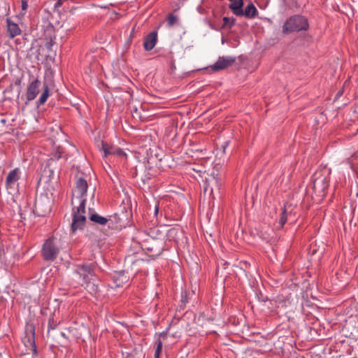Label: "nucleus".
<instances>
[{
    "mask_svg": "<svg viewBox=\"0 0 358 358\" xmlns=\"http://www.w3.org/2000/svg\"><path fill=\"white\" fill-rule=\"evenodd\" d=\"M126 260H127V262L131 261V257H127Z\"/></svg>",
    "mask_w": 358,
    "mask_h": 358,
    "instance_id": "obj_31",
    "label": "nucleus"
},
{
    "mask_svg": "<svg viewBox=\"0 0 358 358\" xmlns=\"http://www.w3.org/2000/svg\"><path fill=\"white\" fill-rule=\"evenodd\" d=\"M156 344H157V348L155 351V358H159V356H160V354L162 352V349L163 343H162V341L157 340L156 341Z\"/></svg>",
    "mask_w": 358,
    "mask_h": 358,
    "instance_id": "obj_19",
    "label": "nucleus"
},
{
    "mask_svg": "<svg viewBox=\"0 0 358 358\" xmlns=\"http://www.w3.org/2000/svg\"><path fill=\"white\" fill-rule=\"evenodd\" d=\"M231 3L229 4V8L232 10V8L236 5L238 2H243V0H229Z\"/></svg>",
    "mask_w": 358,
    "mask_h": 358,
    "instance_id": "obj_24",
    "label": "nucleus"
},
{
    "mask_svg": "<svg viewBox=\"0 0 358 358\" xmlns=\"http://www.w3.org/2000/svg\"><path fill=\"white\" fill-rule=\"evenodd\" d=\"M51 211V200L47 194H41L35 201V213L38 216H45Z\"/></svg>",
    "mask_w": 358,
    "mask_h": 358,
    "instance_id": "obj_5",
    "label": "nucleus"
},
{
    "mask_svg": "<svg viewBox=\"0 0 358 358\" xmlns=\"http://www.w3.org/2000/svg\"><path fill=\"white\" fill-rule=\"evenodd\" d=\"M182 301L183 302H187V300L186 297H185V296H182Z\"/></svg>",
    "mask_w": 358,
    "mask_h": 358,
    "instance_id": "obj_30",
    "label": "nucleus"
},
{
    "mask_svg": "<svg viewBox=\"0 0 358 358\" xmlns=\"http://www.w3.org/2000/svg\"><path fill=\"white\" fill-rule=\"evenodd\" d=\"M243 2L241 1L236 3V5L232 8L231 11L233 13L237 16H245L250 19L255 18L257 15L258 11L254 4L252 3H249L243 10Z\"/></svg>",
    "mask_w": 358,
    "mask_h": 358,
    "instance_id": "obj_6",
    "label": "nucleus"
},
{
    "mask_svg": "<svg viewBox=\"0 0 358 358\" xmlns=\"http://www.w3.org/2000/svg\"><path fill=\"white\" fill-rule=\"evenodd\" d=\"M342 94H343V90H339V91L337 92V94H336V96H335V99H338V98H339Z\"/></svg>",
    "mask_w": 358,
    "mask_h": 358,
    "instance_id": "obj_26",
    "label": "nucleus"
},
{
    "mask_svg": "<svg viewBox=\"0 0 358 358\" xmlns=\"http://www.w3.org/2000/svg\"><path fill=\"white\" fill-rule=\"evenodd\" d=\"M87 180L83 178H78L76 182V187L72 193L71 203L76 211L73 210V222L71 228L75 233L77 230L81 229L86 221L85 216V196L87 190Z\"/></svg>",
    "mask_w": 358,
    "mask_h": 358,
    "instance_id": "obj_1",
    "label": "nucleus"
},
{
    "mask_svg": "<svg viewBox=\"0 0 358 358\" xmlns=\"http://www.w3.org/2000/svg\"><path fill=\"white\" fill-rule=\"evenodd\" d=\"M6 30L10 38H13L21 34V29L18 24L13 22L10 18L6 19Z\"/></svg>",
    "mask_w": 358,
    "mask_h": 358,
    "instance_id": "obj_11",
    "label": "nucleus"
},
{
    "mask_svg": "<svg viewBox=\"0 0 358 358\" xmlns=\"http://www.w3.org/2000/svg\"><path fill=\"white\" fill-rule=\"evenodd\" d=\"M69 332L76 338H80L83 333H87V327L83 324H80L78 327H70Z\"/></svg>",
    "mask_w": 358,
    "mask_h": 358,
    "instance_id": "obj_16",
    "label": "nucleus"
},
{
    "mask_svg": "<svg viewBox=\"0 0 358 358\" xmlns=\"http://www.w3.org/2000/svg\"><path fill=\"white\" fill-rule=\"evenodd\" d=\"M89 219L96 224L100 225H106L108 221V220L103 216L99 215L95 213H89Z\"/></svg>",
    "mask_w": 358,
    "mask_h": 358,
    "instance_id": "obj_17",
    "label": "nucleus"
},
{
    "mask_svg": "<svg viewBox=\"0 0 358 358\" xmlns=\"http://www.w3.org/2000/svg\"><path fill=\"white\" fill-rule=\"evenodd\" d=\"M236 61V57L232 56H223L219 57L217 61L213 64L212 69L214 71H219L224 69L229 66L231 65Z\"/></svg>",
    "mask_w": 358,
    "mask_h": 358,
    "instance_id": "obj_9",
    "label": "nucleus"
},
{
    "mask_svg": "<svg viewBox=\"0 0 358 358\" xmlns=\"http://www.w3.org/2000/svg\"><path fill=\"white\" fill-rule=\"evenodd\" d=\"M63 3V1L62 0H58L56 3H55V7H59L60 6H62Z\"/></svg>",
    "mask_w": 358,
    "mask_h": 358,
    "instance_id": "obj_27",
    "label": "nucleus"
},
{
    "mask_svg": "<svg viewBox=\"0 0 358 358\" xmlns=\"http://www.w3.org/2000/svg\"><path fill=\"white\" fill-rule=\"evenodd\" d=\"M20 178V169L16 168L11 171L6 178V185L10 187L14 185Z\"/></svg>",
    "mask_w": 358,
    "mask_h": 358,
    "instance_id": "obj_15",
    "label": "nucleus"
},
{
    "mask_svg": "<svg viewBox=\"0 0 358 358\" xmlns=\"http://www.w3.org/2000/svg\"><path fill=\"white\" fill-rule=\"evenodd\" d=\"M60 251V244L57 239L50 238L43 243L41 253L43 259L46 261H54L58 256Z\"/></svg>",
    "mask_w": 358,
    "mask_h": 358,
    "instance_id": "obj_4",
    "label": "nucleus"
},
{
    "mask_svg": "<svg viewBox=\"0 0 358 358\" xmlns=\"http://www.w3.org/2000/svg\"><path fill=\"white\" fill-rule=\"evenodd\" d=\"M113 279L114 280L115 286L120 287L124 283L127 282L128 277L125 275V273L124 271H121L119 272H115L113 275Z\"/></svg>",
    "mask_w": 358,
    "mask_h": 358,
    "instance_id": "obj_14",
    "label": "nucleus"
},
{
    "mask_svg": "<svg viewBox=\"0 0 358 358\" xmlns=\"http://www.w3.org/2000/svg\"><path fill=\"white\" fill-rule=\"evenodd\" d=\"M57 322L54 320V318L50 319L49 320V329H54L57 327Z\"/></svg>",
    "mask_w": 358,
    "mask_h": 358,
    "instance_id": "obj_23",
    "label": "nucleus"
},
{
    "mask_svg": "<svg viewBox=\"0 0 358 358\" xmlns=\"http://www.w3.org/2000/svg\"><path fill=\"white\" fill-rule=\"evenodd\" d=\"M141 248L142 249H143V250H144V249H148V250H152V249H150V248H146V247H145V244H141Z\"/></svg>",
    "mask_w": 358,
    "mask_h": 358,
    "instance_id": "obj_29",
    "label": "nucleus"
},
{
    "mask_svg": "<svg viewBox=\"0 0 358 358\" xmlns=\"http://www.w3.org/2000/svg\"><path fill=\"white\" fill-rule=\"evenodd\" d=\"M286 212H287V209L285 208H284L282 210V212L281 213V217L279 220V224H280V227H282L287 221V215H286L287 213Z\"/></svg>",
    "mask_w": 358,
    "mask_h": 358,
    "instance_id": "obj_21",
    "label": "nucleus"
},
{
    "mask_svg": "<svg viewBox=\"0 0 358 358\" xmlns=\"http://www.w3.org/2000/svg\"><path fill=\"white\" fill-rule=\"evenodd\" d=\"M28 8V3L26 1H22V10H26Z\"/></svg>",
    "mask_w": 358,
    "mask_h": 358,
    "instance_id": "obj_25",
    "label": "nucleus"
},
{
    "mask_svg": "<svg viewBox=\"0 0 358 358\" xmlns=\"http://www.w3.org/2000/svg\"><path fill=\"white\" fill-rule=\"evenodd\" d=\"M308 28V20L301 15H294L287 20L282 27V31L287 34L292 31L306 30Z\"/></svg>",
    "mask_w": 358,
    "mask_h": 358,
    "instance_id": "obj_3",
    "label": "nucleus"
},
{
    "mask_svg": "<svg viewBox=\"0 0 358 358\" xmlns=\"http://www.w3.org/2000/svg\"><path fill=\"white\" fill-rule=\"evenodd\" d=\"M0 358H7V356L6 355L3 356L2 355L0 354Z\"/></svg>",
    "mask_w": 358,
    "mask_h": 358,
    "instance_id": "obj_32",
    "label": "nucleus"
},
{
    "mask_svg": "<svg viewBox=\"0 0 358 358\" xmlns=\"http://www.w3.org/2000/svg\"><path fill=\"white\" fill-rule=\"evenodd\" d=\"M177 17L174 15H169L168 17V24L170 27H172L176 22Z\"/></svg>",
    "mask_w": 358,
    "mask_h": 358,
    "instance_id": "obj_22",
    "label": "nucleus"
},
{
    "mask_svg": "<svg viewBox=\"0 0 358 358\" xmlns=\"http://www.w3.org/2000/svg\"><path fill=\"white\" fill-rule=\"evenodd\" d=\"M76 273L82 279L81 285L91 294L98 291V286L95 282V275L92 264H84L78 266Z\"/></svg>",
    "mask_w": 358,
    "mask_h": 358,
    "instance_id": "obj_2",
    "label": "nucleus"
},
{
    "mask_svg": "<svg viewBox=\"0 0 358 358\" xmlns=\"http://www.w3.org/2000/svg\"><path fill=\"white\" fill-rule=\"evenodd\" d=\"M158 212H159V207L157 206H156L155 208V215H157Z\"/></svg>",
    "mask_w": 358,
    "mask_h": 358,
    "instance_id": "obj_28",
    "label": "nucleus"
},
{
    "mask_svg": "<svg viewBox=\"0 0 358 358\" xmlns=\"http://www.w3.org/2000/svg\"><path fill=\"white\" fill-rule=\"evenodd\" d=\"M157 43V34L155 32H152L148 34L143 43V46L145 50H151L154 48Z\"/></svg>",
    "mask_w": 358,
    "mask_h": 358,
    "instance_id": "obj_13",
    "label": "nucleus"
},
{
    "mask_svg": "<svg viewBox=\"0 0 358 358\" xmlns=\"http://www.w3.org/2000/svg\"><path fill=\"white\" fill-rule=\"evenodd\" d=\"M102 148L101 150L104 152V157H107L108 155H117V156H124L125 153L120 148L109 146L107 143L103 141L101 142Z\"/></svg>",
    "mask_w": 358,
    "mask_h": 358,
    "instance_id": "obj_12",
    "label": "nucleus"
},
{
    "mask_svg": "<svg viewBox=\"0 0 358 358\" xmlns=\"http://www.w3.org/2000/svg\"><path fill=\"white\" fill-rule=\"evenodd\" d=\"M49 96V87L46 84L43 85V92L41 94L39 99L37 101L38 105L43 104L48 99Z\"/></svg>",
    "mask_w": 358,
    "mask_h": 358,
    "instance_id": "obj_18",
    "label": "nucleus"
},
{
    "mask_svg": "<svg viewBox=\"0 0 358 358\" xmlns=\"http://www.w3.org/2000/svg\"><path fill=\"white\" fill-rule=\"evenodd\" d=\"M61 335H62V336H63V337H65V336H66L65 334H64V333H63V332H62V333H61Z\"/></svg>",
    "mask_w": 358,
    "mask_h": 358,
    "instance_id": "obj_33",
    "label": "nucleus"
},
{
    "mask_svg": "<svg viewBox=\"0 0 358 358\" xmlns=\"http://www.w3.org/2000/svg\"><path fill=\"white\" fill-rule=\"evenodd\" d=\"M328 187V180L325 176L316 177L313 180V189L316 194L323 196Z\"/></svg>",
    "mask_w": 358,
    "mask_h": 358,
    "instance_id": "obj_7",
    "label": "nucleus"
},
{
    "mask_svg": "<svg viewBox=\"0 0 358 358\" xmlns=\"http://www.w3.org/2000/svg\"><path fill=\"white\" fill-rule=\"evenodd\" d=\"M222 182L216 176H212L210 178L206 180V186L204 187V192H209L210 194H214L215 192H219Z\"/></svg>",
    "mask_w": 358,
    "mask_h": 358,
    "instance_id": "obj_8",
    "label": "nucleus"
},
{
    "mask_svg": "<svg viewBox=\"0 0 358 358\" xmlns=\"http://www.w3.org/2000/svg\"><path fill=\"white\" fill-rule=\"evenodd\" d=\"M224 27L231 28L235 23V19L233 17H224L223 18Z\"/></svg>",
    "mask_w": 358,
    "mask_h": 358,
    "instance_id": "obj_20",
    "label": "nucleus"
},
{
    "mask_svg": "<svg viewBox=\"0 0 358 358\" xmlns=\"http://www.w3.org/2000/svg\"><path fill=\"white\" fill-rule=\"evenodd\" d=\"M41 82L38 79L33 80L27 87V99L28 101L34 100L39 93Z\"/></svg>",
    "mask_w": 358,
    "mask_h": 358,
    "instance_id": "obj_10",
    "label": "nucleus"
},
{
    "mask_svg": "<svg viewBox=\"0 0 358 358\" xmlns=\"http://www.w3.org/2000/svg\"><path fill=\"white\" fill-rule=\"evenodd\" d=\"M127 358H131V357H127Z\"/></svg>",
    "mask_w": 358,
    "mask_h": 358,
    "instance_id": "obj_34",
    "label": "nucleus"
}]
</instances>
